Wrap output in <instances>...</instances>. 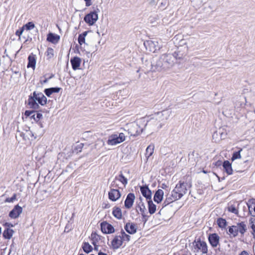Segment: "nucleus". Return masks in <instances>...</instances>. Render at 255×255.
Listing matches in <instances>:
<instances>
[{"label":"nucleus","instance_id":"obj_30","mask_svg":"<svg viewBox=\"0 0 255 255\" xmlns=\"http://www.w3.org/2000/svg\"><path fill=\"white\" fill-rule=\"evenodd\" d=\"M113 215L115 218H117L118 219H122V213L121 209L119 207H115L113 208Z\"/></svg>","mask_w":255,"mask_h":255},{"label":"nucleus","instance_id":"obj_32","mask_svg":"<svg viewBox=\"0 0 255 255\" xmlns=\"http://www.w3.org/2000/svg\"><path fill=\"white\" fill-rule=\"evenodd\" d=\"M154 146L153 144H150L147 146L146 149L145 155L147 159H148L150 156H151L154 150Z\"/></svg>","mask_w":255,"mask_h":255},{"label":"nucleus","instance_id":"obj_54","mask_svg":"<svg viewBox=\"0 0 255 255\" xmlns=\"http://www.w3.org/2000/svg\"><path fill=\"white\" fill-rule=\"evenodd\" d=\"M239 255H249L248 253L246 251H242Z\"/></svg>","mask_w":255,"mask_h":255},{"label":"nucleus","instance_id":"obj_64","mask_svg":"<svg viewBox=\"0 0 255 255\" xmlns=\"http://www.w3.org/2000/svg\"><path fill=\"white\" fill-rule=\"evenodd\" d=\"M203 172L204 173H207V172H206V171H205V170H203Z\"/></svg>","mask_w":255,"mask_h":255},{"label":"nucleus","instance_id":"obj_17","mask_svg":"<svg viewBox=\"0 0 255 255\" xmlns=\"http://www.w3.org/2000/svg\"><path fill=\"white\" fill-rule=\"evenodd\" d=\"M33 95L36 97L35 99L41 105L43 106L46 104L47 98L42 93H37L36 92H34Z\"/></svg>","mask_w":255,"mask_h":255},{"label":"nucleus","instance_id":"obj_51","mask_svg":"<svg viewBox=\"0 0 255 255\" xmlns=\"http://www.w3.org/2000/svg\"><path fill=\"white\" fill-rule=\"evenodd\" d=\"M53 50L51 48H48L47 51V55H53Z\"/></svg>","mask_w":255,"mask_h":255},{"label":"nucleus","instance_id":"obj_52","mask_svg":"<svg viewBox=\"0 0 255 255\" xmlns=\"http://www.w3.org/2000/svg\"><path fill=\"white\" fill-rule=\"evenodd\" d=\"M86 2V6H89L92 4L91 0H84Z\"/></svg>","mask_w":255,"mask_h":255},{"label":"nucleus","instance_id":"obj_36","mask_svg":"<svg viewBox=\"0 0 255 255\" xmlns=\"http://www.w3.org/2000/svg\"><path fill=\"white\" fill-rule=\"evenodd\" d=\"M82 248L84 252L87 254L90 253L93 250L92 247L87 242L83 243Z\"/></svg>","mask_w":255,"mask_h":255},{"label":"nucleus","instance_id":"obj_24","mask_svg":"<svg viewBox=\"0 0 255 255\" xmlns=\"http://www.w3.org/2000/svg\"><path fill=\"white\" fill-rule=\"evenodd\" d=\"M163 195L164 192L162 190H157L154 195V201L157 203H160L163 199Z\"/></svg>","mask_w":255,"mask_h":255},{"label":"nucleus","instance_id":"obj_12","mask_svg":"<svg viewBox=\"0 0 255 255\" xmlns=\"http://www.w3.org/2000/svg\"><path fill=\"white\" fill-rule=\"evenodd\" d=\"M22 212V208L18 205L14 206L13 209L9 212V216L12 219L18 218Z\"/></svg>","mask_w":255,"mask_h":255},{"label":"nucleus","instance_id":"obj_63","mask_svg":"<svg viewBox=\"0 0 255 255\" xmlns=\"http://www.w3.org/2000/svg\"><path fill=\"white\" fill-rule=\"evenodd\" d=\"M95 250H98V248L97 247H95Z\"/></svg>","mask_w":255,"mask_h":255},{"label":"nucleus","instance_id":"obj_48","mask_svg":"<svg viewBox=\"0 0 255 255\" xmlns=\"http://www.w3.org/2000/svg\"><path fill=\"white\" fill-rule=\"evenodd\" d=\"M42 117V115L40 113H37L36 114V117H35V119L36 120H35V121H39Z\"/></svg>","mask_w":255,"mask_h":255},{"label":"nucleus","instance_id":"obj_19","mask_svg":"<svg viewBox=\"0 0 255 255\" xmlns=\"http://www.w3.org/2000/svg\"><path fill=\"white\" fill-rule=\"evenodd\" d=\"M139 199L140 201L138 203V206L139 208V210H140V212H141V215H142V216L143 219V221L144 223H145L147 220V218H146L147 216L145 215V212L146 209L145 208V206L143 202H142V198L141 197H140Z\"/></svg>","mask_w":255,"mask_h":255},{"label":"nucleus","instance_id":"obj_16","mask_svg":"<svg viewBox=\"0 0 255 255\" xmlns=\"http://www.w3.org/2000/svg\"><path fill=\"white\" fill-rule=\"evenodd\" d=\"M123 243L121 236L116 235L111 242L112 248L117 250L122 246Z\"/></svg>","mask_w":255,"mask_h":255},{"label":"nucleus","instance_id":"obj_11","mask_svg":"<svg viewBox=\"0 0 255 255\" xmlns=\"http://www.w3.org/2000/svg\"><path fill=\"white\" fill-rule=\"evenodd\" d=\"M109 198L112 201H116L121 196V194L118 189H111L109 192Z\"/></svg>","mask_w":255,"mask_h":255},{"label":"nucleus","instance_id":"obj_31","mask_svg":"<svg viewBox=\"0 0 255 255\" xmlns=\"http://www.w3.org/2000/svg\"><path fill=\"white\" fill-rule=\"evenodd\" d=\"M14 233L13 230L9 229V228H6L3 233V236L5 239H10Z\"/></svg>","mask_w":255,"mask_h":255},{"label":"nucleus","instance_id":"obj_14","mask_svg":"<svg viewBox=\"0 0 255 255\" xmlns=\"http://www.w3.org/2000/svg\"><path fill=\"white\" fill-rule=\"evenodd\" d=\"M134 199V194L131 193H128L125 201V207L127 209H130L133 205Z\"/></svg>","mask_w":255,"mask_h":255},{"label":"nucleus","instance_id":"obj_38","mask_svg":"<svg viewBox=\"0 0 255 255\" xmlns=\"http://www.w3.org/2000/svg\"><path fill=\"white\" fill-rule=\"evenodd\" d=\"M83 146L84 144L82 143L77 144V145L74 146L73 149V152H75L76 153H78L81 152L83 147Z\"/></svg>","mask_w":255,"mask_h":255},{"label":"nucleus","instance_id":"obj_26","mask_svg":"<svg viewBox=\"0 0 255 255\" xmlns=\"http://www.w3.org/2000/svg\"><path fill=\"white\" fill-rule=\"evenodd\" d=\"M72 68L74 70H76L79 68L80 63L81 59L78 57H75L71 59L70 60Z\"/></svg>","mask_w":255,"mask_h":255},{"label":"nucleus","instance_id":"obj_27","mask_svg":"<svg viewBox=\"0 0 255 255\" xmlns=\"http://www.w3.org/2000/svg\"><path fill=\"white\" fill-rule=\"evenodd\" d=\"M88 32V31H84L81 34H80L78 36V43H79L81 47L83 44H84V45L86 44L88 45V44L85 42V37L87 35Z\"/></svg>","mask_w":255,"mask_h":255},{"label":"nucleus","instance_id":"obj_15","mask_svg":"<svg viewBox=\"0 0 255 255\" xmlns=\"http://www.w3.org/2000/svg\"><path fill=\"white\" fill-rule=\"evenodd\" d=\"M125 230L129 234H134L137 231V225L133 223H127L125 226Z\"/></svg>","mask_w":255,"mask_h":255},{"label":"nucleus","instance_id":"obj_42","mask_svg":"<svg viewBox=\"0 0 255 255\" xmlns=\"http://www.w3.org/2000/svg\"><path fill=\"white\" fill-rule=\"evenodd\" d=\"M250 222L251 224V228L253 230L252 234L254 238H255V219L251 218L250 220Z\"/></svg>","mask_w":255,"mask_h":255},{"label":"nucleus","instance_id":"obj_34","mask_svg":"<svg viewBox=\"0 0 255 255\" xmlns=\"http://www.w3.org/2000/svg\"><path fill=\"white\" fill-rule=\"evenodd\" d=\"M115 179L122 182L124 186H126L128 183L127 179L123 175L122 172H121L118 176L115 177Z\"/></svg>","mask_w":255,"mask_h":255},{"label":"nucleus","instance_id":"obj_7","mask_svg":"<svg viewBox=\"0 0 255 255\" xmlns=\"http://www.w3.org/2000/svg\"><path fill=\"white\" fill-rule=\"evenodd\" d=\"M93 11L86 14L84 18L85 21L89 25H93L98 19V13L100 10L98 5L93 6Z\"/></svg>","mask_w":255,"mask_h":255},{"label":"nucleus","instance_id":"obj_8","mask_svg":"<svg viewBox=\"0 0 255 255\" xmlns=\"http://www.w3.org/2000/svg\"><path fill=\"white\" fill-rule=\"evenodd\" d=\"M126 140V136L123 132L112 134L109 136L107 144L110 145H116L123 142Z\"/></svg>","mask_w":255,"mask_h":255},{"label":"nucleus","instance_id":"obj_29","mask_svg":"<svg viewBox=\"0 0 255 255\" xmlns=\"http://www.w3.org/2000/svg\"><path fill=\"white\" fill-rule=\"evenodd\" d=\"M148 212L150 214H154L156 209V205L153 203L151 200H147Z\"/></svg>","mask_w":255,"mask_h":255},{"label":"nucleus","instance_id":"obj_10","mask_svg":"<svg viewBox=\"0 0 255 255\" xmlns=\"http://www.w3.org/2000/svg\"><path fill=\"white\" fill-rule=\"evenodd\" d=\"M101 229L102 232L104 234H111L115 232L113 226L106 222L101 223Z\"/></svg>","mask_w":255,"mask_h":255},{"label":"nucleus","instance_id":"obj_3","mask_svg":"<svg viewBox=\"0 0 255 255\" xmlns=\"http://www.w3.org/2000/svg\"><path fill=\"white\" fill-rule=\"evenodd\" d=\"M149 126L148 123L144 118L141 119L136 123H132L128 129V132L132 136H136L139 135L144 129Z\"/></svg>","mask_w":255,"mask_h":255},{"label":"nucleus","instance_id":"obj_37","mask_svg":"<svg viewBox=\"0 0 255 255\" xmlns=\"http://www.w3.org/2000/svg\"><path fill=\"white\" fill-rule=\"evenodd\" d=\"M217 224L220 228H224L227 225V222L225 219L220 218L217 219Z\"/></svg>","mask_w":255,"mask_h":255},{"label":"nucleus","instance_id":"obj_40","mask_svg":"<svg viewBox=\"0 0 255 255\" xmlns=\"http://www.w3.org/2000/svg\"><path fill=\"white\" fill-rule=\"evenodd\" d=\"M159 7L164 9L168 4V0H158Z\"/></svg>","mask_w":255,"mask_h":255},{"label":"nucleus","instance_id":"obj_47","mask_svg":"<svg viewBox=\"0 0 255 255\" xmlns=\"http://www.w3.org/2000/svg\"><path fill=\"white\" fill-rule=\"evenodd\" d=\"M23 28H22V27L16 31L15 35L19 37V39H20V35L22 34V32H23Z\"/></svg>","mask_w":255,"mask_h":255},{"label":"nucleus","instance_id":"obj_59","mask_svg":"<svg viewBox=\"0 0 255 255\" xmlns=\"http://www.w3.org/2000/svg\"><path fill=\"white\" fill-rule=\"evenodd\" d=\"M38 125L41 128H43L44 127L43 124L40 122L38 123Z\"/></svg>","mask_w":255,"mask_h":255},{"label":"nucleus","instance_id":"obj_22","mask_svg":"<svg viewBox=\"0 0 255 255\" xmlns=\"http://www.w3.org/2000/svg\"><path fill=\"white\" fill-rule=\"evenodd\" d=\"M27 68H32L33 69L35 68L36 65V55L31 53L28 57Z\"/></svg>","mask_w":255,"mask_h":255},{"label":"nucleus","instance_id":"obj_5","mask_svg":"<svg viewBox=\"0 0 255 255\" xmlns=\"http://www.w3.org/2000/svg\"><path fill=\"white\" fill-rule=\"evenodd\" d=\"M247 225L244 222L238 223L236 225L232 226L229 227L228 229V233L231 237L235 238L240 233L242 235H243L247 231Z\"/></svg>","mask_w":255,"mask_h":255},{"label":"nucleus","instance_id":"obj_28","mask_svg":"<svg viewBox=\"0 0 255 255\" xmlns=\"http://www.w3.org/2000/svg\"><path fill=\"white\" fill-rule=\"evenodd\" d=\"M60 89L61 88H60L53 87L45 89L44 91V92L47 96L50 97L52 93L59 92Z\"/></svg>","mask_w":255,"mask_h":255},{"label":"nucleus","instance_id":"obj_6","mask_svg":"<svg viewBox=\"0 0 255 255\" xmlns=\"http://www.w3.org/2000/svg\"><path fill=\"white\" fill-rule=\"evenodd\" d=\"M192 250L194 253L201 252L202 254H206L208 253L207 245L205 241L198 238L192 243Z\"/></svg>","mask_w":255,"mask_h":255},{"label":"nucleus","instance_id":"obj_21","mask_svg":"<svg viewBox=\"0 0 255 255\" xmlns=\"http://www.w3.org/2000/svg\"><path fill=\"white\" fill-rule=\"evenodd\" d=\"M247 205L249 209V212L250 215L255 217V199H251L248 201Z\"/></svg>","mask_w":255,"mask_h":255},{"label":"nucleus","instance_id":"obj_43","mask_svg":"<svg viewBox=\"0 0 255 255\" xmlns=\"http://www.w3.org/2000/svg\"><path fill=\"white\" fill-rule=\"evenodd\" d=\"M24 115L26 117H31V118H33L34 120H36L35 118V112L33 111L26 110L25 111Z\"/></svg>","mask_w":255,"mask_h":255},{"label":"nucleus","instance_id":"obj_58","mask_svg":"<svg viewBox=\"0 0 255 255\" xmlns=\"http://www.w3.org/2000/svg\"><path fill=\"white\" fill-rule=\"evenodd\" d=\"M66 229H67V232H69V230H70V229L69 228V227H68V226H66V227H65V230H64V232H66Z\"/></svg>","mask_w":255,"mask_h":255},{"label":"nucleus","instance_id":"obj_23","mask_svg":"<svg viewBox=\"0 0 255 255\" xmlns=\"http://www.w3.org/2000/svg\"><path fill=\"white\" fill-rule=\"evenodd\" d=\"M60 39V36L57 34L52 33H49L47 35V40L53 44H56L58 42Z\"/></svg>","mask_w":255,"mask_h":255},{"label":"nucleus","instance_id":"obj_9","mask_svg":"<svg viewBox=\"0 0 255 255\" xmlns=\"http://www.w3.org/2000/svg\"><path fill=\"white\" fill-rule=\"evenodd\" d=\"M144 45L147 50L152 52H155L160 49L161 46L157 41L152 40H146L144 42Z\"/></svg>","mask_w":255,"mask_h":255},{"label":"nucleus","instance_id":"obj_50","mask_svg":"<svg viewBox=\"0 0 255 255\" xmlns=\"http://www.w3.org/2000/svg\"><path fill=\"white\" fill-rule=\"evenodd\" d=\"M156 0H149V4L151 6L156 5Z\"/></svg>","mask_w":255,"mask_h":255},{"label":"nucleus","instance_id":"obj_62","mask_svg":"<svg viewBox=\"0 0 255 255\" xmlns=\"http://www.w3.org/2000/svg\"><path fill=\"white\" fill-rule=\"evenodd\" d=\"M47 79H45V80L44 81V83H46V82H47Z\"/></svg>","mask_w":255,"mask_h":255},{"label":"nucleus","instance_id":"obj_20","mask_svg":"<svg viewBox=\"0 0 255 255\" xmlns=\"http://www.w3.org/2000/svg\"><path fill=\"white\" fill-rule=\"evenodd\" d=\"M36 96H34L33 95L32 96L30 95L29 96L28 99V105L30 108L33 109H37L39 108V106L38 104L36 103Z\"/></svg>","mask_w":255,"mask_h":255},{"label":"nucleus","instance_id":"obj_18","mask_svg":"<svg viewBox=\"0 0 255 255\" xmlns=\"http://www.w3.org/2000/svg\"><path fill=\"white\" fill-rule=\"evenodd\" d=\"M140 191L142 195L146 198L147 201L151 200V191L147 186L140 187Z\"/></svg>","mask_w":255,"mask_h":255},{"label":"nucleus","instance_id":"obj_25","mask_svg":"<svg viewBox=\"0 0 255 255\" xmlns=\"http://www.w3.org/2000/svg\"><path fill=\"white\" fill-rule=\"evenodd\" d=\"M223 167L225 172L228 175H231L233 174V169L232 167V164L228 160H225L223 163Z\"/></svg>","mask_w":255,"mask_h":255},{"label":"nucleus","instance_id":"obj_4","mask_svg":"<svg viewBox=\"0 0 255 255\" xmlns=\"http://www.w3.org/2000/svg\"><path fill=\"white\" fill-rule=\"evenodd\" d=\"M187 185V182L179 181L174 189L171 191L173 199L179 200L186 194Z\"/></svg>","mask_w":255,"mask_h":255},{"label":"nucleus","instance_id":"obj_49","mask_svg":"<svg viewBox=\"0 0 255 255\" xmlns=\"http://www.w3.org/2000/svg\"><path fill=\"white\" fill-rule=\"evenodd\" d=\"M102 207L104 209H108L110 207V205L109 203H103Z\"/></svg>","mask_w":255,"mask_h":255},{"label":"nucleus","instance_id":"obj_33","mask_svg":"<svg viewBox=\"0 0 255 255\" xmlns=\"http://www.w3.org/2000/svg\"><path fill=\"white\" fill-rule=\"evenodd\" d=\"M176 200H178L177 199H173V197L172 196V193L171 194H168L166 195V198L163 203V206H166L167 205H168L169 204L173 202L174 201H176Z\"/></svg>","mask_w":255,"mask_h":255},{"label":"nucleus","instance_id":"obj_46","mask_svg":"<svg viewBox=\"0 0 255 255\" xmlns=\"http://www.w3.org/2000/svg\"><path fill=\"white\" fill-rule=\"evenodd\" d=\"M179 52H174V53L173 54H171V55H172L173 56V57H174V61H175V60L176 59H180L182 58V56L181 55H180Z\"/></svg>","mask_w":255,"mask_h":255},{"label":"nucleus","instance_id":"obj_57","mask_svg":"<svg viewBox=\"0 0 255 255\" xmlns=\"http://www.w3.org/2000/svg\"><path fill=\"white\" fill-rule=\"evenodd\" d=\"M98 255H108L106 253H103V252L100 251L98 253Z\"/></svg>","mask_w":255,"mask_h":255},{"label":"nucleus","instance_id":"obj_13","mask_svg":"<svg viewBox=\"0 0 255 255\" xmlns=\"http://www.w3.org/2000/svg\"><path fill=\"white\" fill-rule=\"evenodd\" d=\"M219 236L216 233L210 234L208 240L211 246L213 248L217 247L219 243Z\"/></svg>","mask_w":255,"mask_h":255},{"label":"nucleus","instance_id":"obj_45","mask_svg":"<svg viewBox=\"0 0 255 255\" xmlns=\"http://www.w3.org/2000/svg\"><path fill=\"white\" fill-rule=\"evenodd\" d=\"M228 211L231 213H234L235 214H238V211L236 209V208L234 206H230L228 207Z\"/></svg>","mask_w":255,"mask_h":255},{"label":"nucleus","instance_id":"obj_44","mask_svg":"<svg viewBox=\"0 0 255 255\" xmlns=\"http://www.w3.org/2000/svg\"><path fill=\"white\" fill-rule=\"evenodd\" d=\"M16 200V194H13L12 196L10 198H7L5 200V202L7 203H13L14 201Z\"/></svg>","mask_w":255,"mask_h":255},{"label":"nucleus","instance_id":"obj_55","mask_svg":"<svg viewBox=\"0 0 255 255\" xmlns=\"http://www.w3.org/2000/svg\"><path fill=\"white\" fill-rule=\"evenodd\" d=\"M4 226L7 227H13V225L11 224H10L9 223H7V222H6L4 224Z\"/></svg>","mask_w":255,"mask_h":255},{"label":"nucleus","instance_id":"obj_53","mask_svg":"<svg viewBox=\"0 0 255 255\" xmlns=\"http://www.w3.org/2000/svg\"><path fill=\"white\" fill-rule=\"evenodd\" d=\"M168 187V186L165 183H162L161 185V188L163 189H166Z\"/></svg>","mask_w":255,"mask_h":255},{"label":"nucleus","instance_id":"obj_2","mask_svg":"<svg viewBox=\"0 0 255 255\" xmlns=\"http://www.w3.org/2000/svg\"><path fill=\"white\" fill-rule=\"evenodd\" d=\"M174 65V57L171 54L162 55L153 65L157 71L166 70Z\"/></svg>","mask_w":255,"mask_h":255},{"label":"nucleus","instance_id":"obj_61","mask_svg":"<svg viewBox=\"0 0 255 255\" xmlns=\"http://www.w3.org/2000/svg\"><path fill=\"white\" fill-rule=\"evenodd\" d=\"M97 50V48L96 47L95 48H94L93 52H95V51H96Z\"/></svg>","mask_w":255,"mask_h":255},{"label":"nucleus","instance_id":"obj_60","mask_svg":"<svg viewBox=\"0 0 255 255\" xmlns=\"http://www.w3.org/2000/svg\"><path fill=\"white\" fill-rule=\"evenodd\" d=\"M115 182L114 181L112 182V184H111V186L114 187V186H115V185H115Z\"/></svg>","mask_w":255,"mask_h":255},{"label":"nucleus","instance_id":"obj_56","mask_svg":"<svg viewBox=\"0 0 255 255\" xmlns=\"http://www.w3.org/2000/svg\"><path fill=\"white\" fill-rule=\"evenodd\" d=\"M62 156V154L61 153H59L58 155V160H60V158Z\"/></svg>","mask_w":255,"mask_h":255},{"label":"nucleus","instance_id":"obj_41","mask_svg":"<svg viewBox=\"0 0 255 255\" xmlns=\"http://www.w3.org/2000/svg\"><path fill=\"white\" fill-rule=\"evenodd\" d=\"M242 150V149H241L239 151L234 152L233 153L232 158H231L232 161H234L237 159H240L241 158V155L240 153Z\"/></svg>","mask_w":255,"mask_h":255},{"label":"nucleus","instance_id":"obj_1","mask_svg":"<svg viewBox=\"0 0 255 255\" xmlns=\"http://www.w3.org/2000/svg\"><path fill=\"white\" fill-rule=\"evenodd\" d=\"M172 113L171 110L167 109L161 112H157L152 115V117L147 122L148 125L153 124L158 126V128H160L164 125L169 119Z\"/></svg>","mask_w":255,"mask_h":255},{"label":"nucleus","instance_id":"obj_35","mask_svg":"<svg viewBox=\"0 0 255 255\" xmlns=\"http://www.w3.org/2000/svg\"><path fill=\"white\" fill-rule=\"evenodd\" d=\"M121 237L122 241L123 243L124 242H128L130 239V236L128 234H127L123 230L120 232V234L119 235Z\"/></svg>","mask_w":255,"mask_h":255},{"label":"nucleus","instance_id":"obj_39","mask_svg":"<svg viewBox=\"0 0 255 255\" xmlns=\"http://www.w3.org/2000/svg\"><path fill=\"white\" fill-rule=\"evenodd\" d=\"M35 27L34 24L32 22H28L22 26L23 29H25L27 30H31Z\"/></svg>","mask_w":255,"mask_h":255}]
</instances>
